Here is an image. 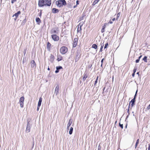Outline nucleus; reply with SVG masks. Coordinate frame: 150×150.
<instances>
[{"instance_id": "obj_52", "label": "nucleus", "mask_w": 150, "mask_h": 150, "mask_svg": "<svg viewBox=\"0 0 150 150\" xmlns=\"http://www.w3.org/2000/svg\"><path fill=\"white\" fill-rule=\"evenodd\" d=\"M40 107V106L38 107V106L37 108V110L38 111L39 110Z\"/></svg>"}, {"instance_id": "obj_20", "label": "nucleus", "mask_w": 150, "mask_h": 150, "mask_svg": "<svg viewBox=\"0 0 150 150\" xmlns=\"http://www.w3.org/2000/svg\"><path fill=\"white\" fill-rule=\"evenodd\" d=\"M36 22L38 23V24H39L40 23H41V20L40 18H36Z\"/></svg>"}, {"instance_id": "obj_28", "label": "nucleus", "mask_w": 150, "mask_h": 150, "mask_svg": "<svg viewBox=\"0 0 150 150\" xmlns=\"http://www.w3.org/2000/svg\"><path fill=\"white\" fill-rule=\"evenodd\" d=\"M104 46V44L103 43L101 44V47L100 50V52H102L103 51V49Z\"/></svg>"}, {"instance_id": "obj_31", "label": "nucleus", "mask_w": 150, "mask_h": 150, "mask_svg": "<svg viewBox=\"0 0 150 150\" xmlns=\"http://www.w3.org/2000/svg\"><path fill=\"white\" fill-rule=\"evenodd\" d=\"M135 99L133 98L131 101L129 102V104H130V103H135Z\"/></svg>"}, {"instance_id": "obj_58", "label": "nucleus", "mask_w": 150, "mask_h": 150, "mask_svg": "<svg viewBox=\"0 0 150 150\" xmlns=\"http://www.w3.org/2000/svg\"><path fill=\"white\" fill-rule=\"evenodd\" d=\"M137 92H138V90L137 89L135 92V94H137Z\"/></svg>"}, {"instance_id": "obj_5", "label": "nucleus", "mask_w": 150, "mask_h": 150, "mask_svg": "<svg viewBox=\"0 0 150 150\" xmlns=\"http://www.w3.org/2000/svg\"><path fill=\"white\" fill-rule=\"evenodd\" d=\"M52 39L54 41H58L59 39V37L56 34L52 35H51Z\"/></svg>"}, {"instance_id": "obj_15", "label": "nucleus", "mask_w": 150, "mask_h": 150, "mask_svg": "<svg viewBox=\"0 0 150 150\" xmlns=\"http://www.w3.org/2000/svg\"><path fill=\"white\" fill-rule=\"evenodd\" d=\"M106 23H105L102 26V28L101 30V32L103 33L105 31V28L106 27Z\"/></svg>"}, {"instance_id": "obj_62", "label": "nucleus", "mask_w": 150, "mask_h": 150, "mask_svg": "<svg viewBox=\"0 0 150 150\" xmlns=\"http://www.w3.org/2000/svg\"><path fill=\"white\" fill-rule=\"evenodd\" d=\"M69 127H68V125H67V129H69Z\"/></svg>"}, {"instance_id": "obj_11", "label": "nucleus", "mask_w": 150, "mask_h": 150, "mask_svg": "<svg viewBox=\"0 0 150 150\" xmlns=\"http://www.w3.org/2000/svg\"><path fill=\"white\" fill-rule=\"evenodd\" d=\"M78 39L77 38H74V41H73V47H75L77 43L78 42Z\"/></svg>"}, {"instance_id": "obj_6", "label": "nucleus", "mask_w": 150, "mask_h": 150, "mask_svg": "<svg viewBox=\"0 0 150 150\" xmlns=\"http://www.w3.org/2000/svg\"><path fill=\"white\" fill-rule=\"evenodd\" d=\"M80 52L78 50L76 52V56L75 58V62H77L79 59V58L80 57Z\"/></svg>"}, {"instance_id": "obj_42", "label": "nucleus", "mask_w": 150, "mask_h": 150, "mask_svg": "<svg viewBox=\"0 0 150 150\" xmlns=\"http://www.w3.org/2000/svg\"><path fill=\"white\" fill-rule=\"evenodd\" d=\"M139 139H138L137 140L136 144H139Z\"/></svg>"}, {"instance_id": "obj_46", "label": "nucleus", "mask_w": 150, "mask_h": 150, "mask_svg": "<svg viewBox=\"0 0 150 150\" xmlns=\"http://www.w3.org/2000/svg\"><path fill=\"white\" fill-rule=\"evenodd\" d=\"M59 71L58 70H57L55 71V73H58Z\"/></svg>"}, {"instance_id": "obj_17", "label": "nucleus", "mask_w": 150, "mask_h": 150, "mask_svg": "<svg viewBox=\"0 0 150 150\" xmlns=\"http://www.w3.org/2000/svg\"><path fill=\"white\" fill-rule=\"evenodd\" d=\"M88 77V75L87 73H86L85 72L83 74V80L84 81Z\"/></svg>"}, {"instance_id": "obj_55", "label": "nucleus", "mask_w": 150, "mask_h": 150, "mask_svg": "<svg viewBox=\"0 0 150 150\" xmlns=\"http://www.w3.org/2000/svg\"><path fill=\"white\" fill-rule=\"evenodd\" d=\"M33 146L34 145V138H33Z\"/></svg>"}, {"instance_id": "obj_50", "label": "nucleus", "mask_w": 150, "mask_h": 150, "mask_svg": "<svg viewBox=\"0 0 150 150\" xmlns=\"http://www.w3.org/2000/svg\"><path fill=\"white\" fill-rule=\"evenodd\" d=\"M104 60V58H103V59L101 61V63L103 64V60Z\"/></svg>"}, {"instance_id": "obj_60", "label": "nucleus", "mask_w": 150, "mask_h": 150, "mask_svg": "<svg viewBox=\"0 0 150 150\" xmlns=\"http://www.w3.org/2000/svg\"><path fill=\"white\" fill-rule=\"evenodd\" d=\"M127 124L126 125V126L125 127V128H127Z\"/></svg>"}, {"instance_id": "obj_29", "label": "nucleus", "mask_w": 150, "mask_h": 150, "mask_svg": "<svg viewBox=\"0 0 150 150\" xmlns=\"http://www.w3.org/2000/svg\"><path fill=\"white\" fill-rule=\"evenodd\" d=\"M115 18H112V20H110L109 21L108 23L112 24L113 23L112 21H115Z\"/></svg>"}, {"instance_id": "obj_2", "label": "nucleus", "mask_w": 150, "mask_h": 150, "mask_svg": "<svg viewBox=\"0 0 150 150\" xmlns=\"http://www.w3.org/2000/svg\"><path fill=\"white\" fill-rule=\"evenodd\" d=\"M55 4L58 7H61L66 5L67 3L65 0H59L56 1Z\"/></svg>"}, {"instance_id": "obj_63", "label": "nucleus", "mask_w": 150, "mask_h": 150, "mask_svg": "<svg viewBox=\"0 0 150 150\" xmlns=\"http://www.w3.org/2000/svg\"><path fill=\"white\" fill-rule=\"evenodd\" d=\"M137 74L138 75H139V72H137Z\"/></svg>"}, {"instance_id": "obj_39", "label": "nucleus", "mask_w": 150, "mask_h": 150, "mask_svg": "<svg viewBox=\"0 0 150 150\" xmlns=\"http://www.w3.org/2000/svg\"><path fill=\"white\" fill-rule=\"evenodd\" d=\"M17 0H11V3L12 4H13Z\"/></svg>"}, {"instance_id": "obj_22", "label": "nucleus", "mask_w": 150, "mask_h": 150, "mask_svg": "<svg viewBox=\"0 0 150 150\" xmlns=\"http://www.w3.org/2000/svg\"><path fill=\"white\" fill-rule=\"evenodd\" d=\"M67 7L69 8H71L72 7V5L70 2H68L67 4Z\"/></svg>"}, {"instance_id": "obj_10", "label": "nucleus", "mask_w": 150, "mask_h": 150, "mask_svg": "<svg viewBox=\"0 0 150 150\" xmlns=\"http://www.w3.org/2000/svg\"><path fill=\"white\" fill-rule=\"evenodd\" d=\"M58 29L57 28H52L51 30V34H57L58 32H57V30Z\"/></svg>"}, {"instance_id": "obj_18", "label": "nucleus", "mask_w": 150, "mask_h": 150, "mask_svg": "<svg viewBox=\"0 0 150 150\" xmlns=\"http://www.w3.org/2000/svg\"><path fill=\"white\" fill-rule=\"evenodd\" d=\"M62 57L61 56H58L57 57V60L58 61H59L62 59Z\"/></svg>"}, {"instance_id": "obj_30", "label": "nucleus", "mask_w": 150, "mask_h": 150, "mask_svg": "<svg viewBox=\"0 0 150 150\" xmlns=\"http://www.w3.org/2000/svg\"><path fill=\"white\" fill-rule=\"evenodd\" d=\"M147 57L145 56L143 58V60L145 62H147Z\"/></svg>"}, {"instance_id": "obj_32", "label": "nucleus", "mask_w": 150, "mask_h": 150, "mask_svg": "<svg viewBox=\"0 0 150 150\" xmlns=\"http://www.w3.org/2000/svg\"><path fill=\"white\" fill-rule=\"evenodd\" d=\"M20 105V106L21 108H23V104H24V102H19Z\"/></svg>"}, {"instance_id": "obj_59", "label": "nucleus", "mask_w": 150, "mask_h": 150, "mask_svg": "<svg viewBox=\"0 0 150 150\" xmlns=\"http://www.w3.org/2000/svg\"><path fill=\"white\" fill-rule=\"evenodd\" d=\"M77 6L76 5H75V6H74V7H73V8H76V7H77Z\"/></svg>"}, {"instance_id": "obj_34", "label": "nucleus", "mask_w": 150, "mask_h": 150, "mask_svg": "<svg viewBox=\"0 0 150 150\" xmlns=\"http://www.w3.org/2000/svg\"><path fill=\"white\" fill-rule=\"evenodd\" d=\"M137 69V67H134V70H133V73H135V72L136 71Z\"/></svg>"}, {"instance_id": "obj_3", "label": "nucleus", "mask_w": 150, "mask_h": 150, "mask_svg": "<svg viewBox=\"0 0 150 150\" xmlns=\"http://www.w3.org/2000/svg\"><path fill=\"white\" fill-rule=\"evenodd\" d=\"M67 47L65 46L62 47L60 50V53L62 54H65L67 52Z\"/></svg>"}, {"instance_id": "obj_41", "label": "nucleus", "mask_w": 150, "mask_h": 150, "mask_svg": "<svg viewBox=\"0 0 150 150\" xmlns=\"http://www.w3.org/2000/svg\"><path fill=\"white\" fill-rule=\"evenodd\" d=\"M135 105V103H132L131 104V107H132L133 106Z\"/></svg>"}, {"instance_id": "obj_54", "label": "nucleus", "mask_w": 150, "mask_h": 150, "mask_svg": "<svg viewBox=\"0 0 150 150\" xmlns=\"http://www.w3.org/2000/svg\"><path fill=\"white\" fill-rule=\"evenodd\" d=\"M142 57V55H140V56L139 57L138 59L140 60V59Z\"/></svg>"}, {"instance_id": "obj_53", "label": "nucleus", "mask_w": 150, "mask_h": 150, "mask_svg": "<svg viewBox=\"0 0 150 150\" xmlns=\"http://www.w3.org/2000/svg\"><path fill=\"white\" fill-rule=\"evenodd\" d=\"M98 150H100V147L99 145V146H98Z\"/></svg>"}, {"instance_id": "obj_13", "label": "nucleus", "mask_w": 150, "mask_h": 150, "mask_svg": "<svg viewBox=\"0 0 150 150\" xmlns=\"http://www.w3.org/2000/svg\"><path fill=\"white\" fill-rule=\"evenodd\" d=\"M82 25H80V24L78 25V27L77 28V32L78 33V32H81V26H82Z\"/></svg>"}, {"instance_id": "obj_56", "label": "nucleus", "mask_w": 150, "mask_h": 150, "mask_svg": "<svg viewBox=\"0 0 150 150\" xmlns=\"http://www.w3.org/2000/svg\"><path fill=\"white\" fill-rule=\"evenodd\" d=\"M148 150H150V144H149V146L148 148Z\"/></svg>"}, {"instance_id": "obj_1", "label": "nucleus", "mask_w": 150, "mask_h": 150, "mask_svg": "<svg viewBox=\"0 0 150 150\" xmlns=\"http://www.w3.org/2000/svg\"><path fill=\"white\" fill-rule=\"evenodd\" d=\"M51 4V0H39L38 5L39 7L50 6Z\"/></svg>"}, {"instance_id": "obj_44", "label": "nucleus", "mask_w": 150, "mask_h": 150, "mask_svg": "<svg viewBox=\"0 0 150 150\" xmlns=\"http://www.w3.org/2000/svg\"><path fill=\"white\" fill-rule=\"evenodd\" d=\"M147 109L148 110H149L150 109V104L147 106Z\"/></svg>"}, {"instance_id": "obj_37", "label": "nucleus", "mask_w": 150, "mask_h": 150, "mask_svg": "<svg viewBox=\"0 0 150 150\" xmlns=\"http://www.w3.org/2000/svg\"><path fill=\"white\" fill-rule=\"evenodd\" d=\"M119 126H120V127L122 128V129H123V124H120V123H119Z\"/></svg>"}, {"instance_id": "obj_61", "label": "nucleus", "mask_w": 150, "mask_h": 150, "mask_svg": "<svg viewBox=\"0 0 150 150\" xmlns=\"http://www.w3.org/2000/svg\"><path fill=\"white\" fill-rule=\"evenodd\" d=\"M105 88V87H104L103 88V93H104V90Z\"/></svg>"}, {"instance_id": "obj_57", "label": "nucleus", "mask_w": 150, "mask_h": 150, "mask_svg": "<svg viewBox=\"0 0 150 150\" xmlns=\"http://www.w3.org/2000/svg\"><path fill=\"white\" fill-rule=\"evenodd\" d=\"M138 144H135V148H136L137 147V145H138Z\"/></svg>"}, {"instance_id": "obj_40", "label": "nucleus", "mask_w": 150, "mask_h": 150, "mask_svg": "<svg viewBox=\"0 0 150 150\" xmlns=\"http://www.w3.org/2000/svg\"><path fill=\"white\" fill-rule=\"evenodd\" d=\"M26 52V49H25L24 50V54L25 56Z\"/></svg>"}, {"instance_id": "obj_8", "label": "nucleus", "mask_w": 150, "mask_h": 150, "mask_svg": "<svg viewBox=\"0 0 150 150\" xmlns=\"http://www.w3.org/2000/svg\"><path fill=\"white\" fill-rule=\"evenodd\" d=\"M59 85L57 84V86H56L55 89V91L54 92V94H55L56 95H57L59 93Z\"/></svg>"}, {"instance_id": "obj_23", "label": "nucleus", "mask_w": 150, "mask_h": 150, "mask_svg": "<svg viewBox=\"0 0 150 150\" xmlns=\"http://www.w3.org/2000/svg\"><path fill=\"white\" fill-rule=\"evenodd\" d=\"M73 128L72 127H71L70 129L69 133L71 135L72 134L73 132Z\"/></svg>"}, {"instance_id": "obj_26", "label": "nucleus", "mask_w": 150, "mask_h": 150, "mask_svg": "<svg viewBox=\"0 0 150 150\" xmlns=\"http://www.w3.org/2000/svg\"><path fill=\"white\" fill-rule=\"evenodd\" d=\"M72 122V120L71 119H70L68 123V124L67 125H68V127H69L70 125H71V124Z\"/></svg>"}, {"instance_id": "obj_51", "label": "nucleus", "mask_w": 150, "mask_h": 150, "mask_svg": "<svg viewBox=\"0 0 150 150\" xmlns=\"http://www.w3.org/2000/svg\"><path fill=\"white\" fill-rule=\"evenodd\" d=\"M135 74V73L133 72V73H132V77H134Z\"/></svg>"}, {"instance_id": "obj_33", "label": "nucleus", "mask_w": 150, "mask_h": 150, "mask_svg": "<svg viewBox=\"0 0 150 150\" xmlns=\"http://www.w3.org/2000/svg\"><path fill=\"white\" fill-rule=\"evenodd\" d=\"M108 45V42H107L105 45V46L104 47V49L106 48L107 47Z\"/></svg>"}, {"instance_id": "obj_48", "label": "nucleus", "mask_w": 150, "mask_h": 150, "mask_svg": "<svg viewBox=\"0 0 150 150\" xmlns=\"http://www.w3.org/2000/svg\"><path fill=\"white\" fill-rule=\"evenodd\" d=\"M137 96V94H135V95L134 96V98H133L134 99H135L136 98Z\"/></svg>"}, {"instance_id": "obj_38", "label": "nucleus", "mask_w": 150, "mask_h": 150, "mask_svg": "<svg viewBox=\"0 0 150 150\" xmlns=\"http://www.w3.org/2000/svg\"><path fill=\"white\" fill-rule=\"evenodd\" d=\"M42 13V10H40V11L39 13V16L40 17H41V16Z\"/></svg>"}, {"instance_id": "obj_47", "label": "nucleus", "mask_w": 150, "mask_h": 150, "mask_svg": "<svg viewBox=\"0 0 150 150\" xmlns=\"http://www.w3.org/2000/svg\"><path fill=\"white\" fill-rule=\"evenodd\" d=\"M26 21L25 19H24L22 21V23H25L26 22Z\"/></svg>"}, {"instance_id": "obj_7", "label": "nucleus", "mask_w": 150, "mask_h": 150, "mask_svg": "<svg viewBox=\"0 0 150 150\" xmlns=\"http://www.w3.org/2000/svg\"><path fill=\"white\" fill-rule=\"evenodd\" d=\"M31 68L35 69L36 68V64L34 60H32L30 62Z\"/></svg>"}, {"instance_id": "obj_16", "label": "nucleus", "mask_w": 150, "mask_h": 150, "mask_svg": "<svg viewBox=\"0 0 150 150\" xmlns=\"http://www.w3.org/2000/svg\"><path fill=\"white\" fill-rule=\"evenodd\" d=\"M42 98L41 97H40L39 98V101L38 103V106H40L41 104V103L42 101Z\"/></svg>"}, {"instance_id": "obj_9", "label": "nucleus", "mask_w": 150, "mask_h": 150, "mask_svg": "<svg viewBox=\"0 0 150 150\" xmlns=\"http://www.w3.org/2000/svg\"><path fill=\"white\" fill-rule=\"evenodd\" d=\"M21 11H19L13 15V17H14V16H15V18H14V19L15 21L16 20L17 18L18 17L19 15L21 14Z\"/></svg>"}, {"instance_id": "obj_36", "label": "nucleus", "mask_w": 150, "mask_h": 150, "mask_svg": "<svg viewBox=\"0 0 150 150\" xmlns=\"http://www.w3.org/2000/svg\"><path fill=\"white\" fill-rule=\"evenodd\" d=\"M129 107H130V104H129V106H128V110H127V112L128 113V114H129V115L130 114V113H129Z\"/></svg>"}, {"instance_id": "obj_12", "label": "nucleus", "mask_w": 150, "mask_h": 150, "mask_svg": "<svg viewBox=\"0 0 150 150\" xmlns=\"http://www.w3.org/2000/svg\"><path fill=\"white\" fill-rule=\"evenodd\" d=\"M54 56L53 55H52L51 54V55L50 57L49 60L51 62L53 63L54 60Z\"/></svg>"}, {"instance_id": "obj_25", "label": "nucleus", "mask_w": 150, "mask_h": 150, "mask_svg": "<svg viewBox=\"0 0 150 150\" xmlns=\"http://www.w3.org/2000/svg\"><path fill=\"white\" fill-rule=\"evenodd\" d=\"M92 48L96 49L97 48V46L96 44H93L92 45Z\"/></svg>"}, {"instance_id": "obj_64", "label": "nucleus", "mask_w": 150, "mask_h": 150, "mask_svg": "<svg viewBox=\"0 0 150 150\" xmlns=\"http://www.w3.org/2000/svg\"><path fill=\"white\" fill-rule=\"evenodd\" d=\"M47 70H50V68H49V67H48L47 68Z\"/></svg>"}, {"instance_id": "obj_49", "label": "nucleus", "mask_w": 150, "mask_h": 150, "mask_svg": "<svg viewBox=\"0 0 150 150\" xmlns=\"http://www.w3.org/2000/svg\"><path fill=\"white\" fill-rule=\"evenodd\" d=\"M129 115L128 114V115L127 116V117L126 118L125 120V121H126V120L127 119V118L128 117Z\"/></svg>"}, {"instance_id": "obj_35", "label": "nucleus", "mask_w": 150, "mask_h": 150, "mask_svg": "<svg viewBox=\"0 0 150 150\" xmlns=\"http://www.w3.org/2000/svg\"><path fill=\"white\" fill-rule=\"evenodd\" d=\"M98 76L94 83V86H95L96 84L98 82Z\"/></svg>"}, {"instance_id": "obj_27", "label": "nucleus", "mask_w": 150, "mask_h": 150, "mask_svg": "<svg viewBox=\"0 0 150 150\" xmlns=\"http://www.w3.org/2000/svg\"><path fill=\"white\" fill-rule=\"evenodd\" d=\"M62 66H57L56 67L57 70H58L59 71L60 69H62Z\"/></svg>"}, {"instance_id": "obj_21", "label": "nucleus", "mask_w": 150, "mask_h": 150, "mask_svg": "<svg viewBox=\"0 0 150 150\" xmlns=\"http://www.w3.org/2000/svg\"><path fill=\"white\" fill-rule=\"evenodd\" d=\"M100 0H95L93 2L92 5L93 6L95 5L96 4H97L99 1Z\"/></svg>"}, {"instance_id": "obj_45", "label": "nucleus", "mask_w": 150, "mask_h": 150, "mask_svg": "<svg viewBox=\"0 0 150 150\" xmlns=\"http://www.w3.org/2000/svg\"><path fill=\"white\" fill-rule=\"evenodd\" d=\"M79 1L78 0H77L76 1V5L77 6V5H79Z\"/></svg>"}, {"instance_id": "obj_14", "label": "nucleus", "mask_w": 150, "mask_h": 150, "mask_svg": "<svg viewBox=\"0 0 150 150\" xmlns=\"http://www.w3.org/2000/svg\"><path fill=\"white\" fill-rule=\"evenodd\" d=\"M52 12L54 13H58L59 12V10L58 9L56 8H53L52 9Z\"/></svg>"}, {"instance_id": "obj_4", "label": "nucleus", "mask_w": 150, "mask_h": 150, "mask_svg": "<svg viewBox=\"0 0 150 150\" xmlns=\"http://www.w3.org/2000/svg\"><path fill=\"white\" fill-rule=\"evenodd\" d=\"M32 125L30 123V122L28 121L26 132L27 133L29 132L30 130V128L31 127Z\"/></svg>"}, {"instance_id": "obj_43", "label": "nucleus", "mask_w": 150, "mask_h": 150, "mask_svg": "<svg viewBox=\"0 0 150 150\" xmlns=\"http://www.w3.org/2000/svg\"><path fill=\"white\" fill-rule=\"evenodd\" d=\"M139 60L138 59H137L136 60L135 62L136 63H138L139 62Z\"/></svg>"}, {"instance_id": "obj_19", "label": "nucleus", "mask_w": 150, "mask_h": 150, "mask_svg": "<svg viewBox=\"0 0 150 150\" xmlns=\"http://www.w3.org/2000/svg\"><path fill=\"white\" fill-rule=\"evenodd\" d=\"M24 97L22 96L20 99L19 102H24Z\"/></svg>"}, {"instance_id": "obj_24", "label": "nucleus", "mask_w": 150, "mask_h": 150, "mask_svg": "<svg viewBox=\"0 0 150 150\" xmlns=\"http://www.w3.org/2000/svg\"><path fill=\"white\" fill-rule=\"evenodd\" d=\"M51 45V44L49 42H48L47 43V48L49 49Z\"/></svg>"}]
</instances>
